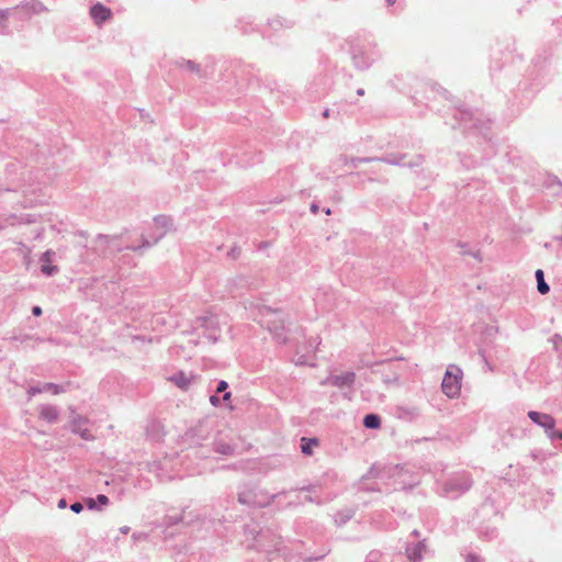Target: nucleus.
<instances>
[{
  "label": "nucleus",
  "mask_w": 562,
  "mask_h": 562,
  "mask_svg": "<svg viewBox=\"0 0 562 562\" xmlns=\"http://www.w3.org/2000/svg\"><path fill=\"white\" fill-rule=\"evenodd\" d=\"M212 447H210L211 453L216 452L222 456H232L235 451V447L223 441H212L210 443Z\"/></svg>",
  "instance_id": "28"
},
{
  "label": "nucleus",
  "mask_w": 562,
  "mask_h": 562,
  "mask_svg": "<svg viewBox=\"0 0 562 562\" xmlns=\"http://www.w3.org/2000/svg\"><path fill=\"white\" fill-rule=\"evenodd\" d=\"M503 158H505L507 160V162L514 167H518L519 161L521 159L520 155H519V150L517 148H510L509 150H506L504 153Z\"/></svg>",
  "instance_id": "34"
},
{
  "label": "nucleus",
  "mask_w": 562,
  "mask_h": 562,
  "mask_svg": "<svg viewBox=\"0 0 562 562\" xmlns=\"http://www.w3.org/2000/svg\"><path fill=\"white\" fill-rule=\"evenodd\" d=\"M270 331H274L276 336L281 339L283 342H285V338H281V334L279 331H283L285 326L283 321H279L278 324H274L273 326H268Z\"/></svg>",
  "instance_id": "43"
},
{
  "label": "nucleus",
  "mask_w": 562,
  "mask_h": 562,
  "mask_svg": "<svg viewBox=\"0 0 562 562\" xmlns=\"http://www.w3.org/2000/svg\"><path fill=\"white\" fill-rule=\"evenodd\" d=\"M240 255V249L236 246H234L229 251H228V257H231L232 259H236L238 258V256Z\"/></svg>",
  "instance_id": "56"
},
{
  "label": "nucleus",
  "mask_w": 562,
  "mask_h": 562,
  "mask_svg": "<svg viewBox=\"0 0 562 562\" xmlns=\"http://www.w3.org/2000/svg\"><path fill=\"white\" fill-rule=\"evenodd\" d=\"M283 496H286V492L270 494L250 483L240 484L237 492L238 503L250 507H266Z\"/></svg>",
  "instance_id": "8"
},
{
  "label": "nucleus",
  "mask_w": 562,
  "mask_h": 562,
  "mask_svg": "<svg viewBox=\"0 0 562 562\" xmlns=\"http://www.w3.org/2000/svg\"><path fill=\"white\" fill-rule=\"evenodd\" d=\"M186 553H190V560L189 562H207V558L205 557H200L199 560L195 559V553L193 552L191 546L190 547H186Z\"/></svg>",
  "instance_id": "48"
},
{
  "label": "nucleus",
  "mask_w": 562,
  "mask_h": 562,
  "mask_svg": "<svg viewBox=\"0 0 562 562\" xmlns=\"http://www.w3.org/2000/svg\"><path fill=\"white\" fill-rule=\"evenodd\" d=\"M462 370L456 366L450 364L443 375L441 382L442 392L450 398L459 396L461 391Z\"/></svg>",
  "instance_id": "11"
},
{
  "label": "nucleus",
  "mask_w": 562,
  "mask_h": 562,
  "mask_svg": "<svg viewBox=\"0 0 562 562\" xmlns=\"http://www.w3.org/2000/svg\"><path fill=\"white\" fill-rule=\"evenodd\" d=\"M552 497H553V493L550 491H547L543 498L541 499L542 506L546 507L552 501Z\"/></svg>",
  "instance_id": "54"
},
{
  "label": "nucleus",
  "mask_w": 562,
  "mask_h": 562,
  "mask_svg": "<svg viewBox=\"0 0 562 562\" xmlns=\"http://www.w3.org/2000/svg\"><path fill=\"white\" fill-rule=\"evenodd\" d=\"M237 27L243 33H250V32H254L256 30V26L252 24L251 21H245V20H239L238 24H237Z\"/></svg>",
  "instance_id": "42"
},
{
  "label": "nucleus",
  "mask_w": 562,
  "mask_h": 562,
  "mask_svg": "<svg viewBox=\"0 0 562 562\" xmlns=\"http://www.w3.org/2000/svg\"><path fill=\"white\" fill-rule=\"evenodd\" d=\"M9 32L8 11L0 10V34H8Z\"/></svg>",
  "instance_id": "41"
},
{
  "label": "nucleus",
  "mask_w": 562,
  "mask_h": 562,
  "mask_svg": "<svg viewBox=\"0 0 562 562\" xmlns=\"http://www.w3.org/2000/svg\"><path fill=\"white\" fill-rule=\"evenodd\" d=\"M497 528L495 526H480L479 536L487 541H491L497 537Z\"/></svg>",
  "instance_id": "31"
},
{
  "label": "nucleus",
  "mask_w": 562,
  "mask_h": 562,
  "mask_svg": "<svg viewBox=\"0 0 562 562\" xmlns=\"http://www.w3.org/2000/svg\"><path fill=\"white\" fill-rule=\"evenodd\" d=\"M26 5L33 13H42L47 11V8L40 0H31Z\"/></svg>",
  "instance_id": "40"
},
{
  "label": "nucleus",
  "mask_w": 562,
  "mask_h": 562,
  "mask_svg": "<svg viewBox=\"0 0 562 562\" xmlns=\"http://www.w3.org/2000/svg\"><path fill=\"white\" fill-rule=\"evenodd\" d=\"M109 497L104 494H98L97 497H87L85 505L89 510H102L109 505Z\"/></svg>",
  "instance_id": "24"
},
{
  "label": "nucleus",
  "mask_w": 562,
  "mask_h": 562,
  "mask_svg": "<svg viewBox=\"0 0 562 562\" xmlns=\"http://www.w3.org/2000/svg\"><path fill=\"white\" fill-rule=\"evenodd\" d=\"M156 235H159V229H157V228L155 227V232H154L149 237H146V238L149 240V243H150V247H151L153 245H155V244H154V238H155V236H156Z\"/></svg>",
  "instance_id": "61"
},
{
  "label": "nucleus",
  "mask_w": 562,
  "mask_h": 562,
  "mask_svg": "<svg viewBox=\"0 0 562 562\" xmlns=\"http://www.w3.org/2000/svg\"><path fill=\"white\" fill-rule=\"evenodd\" d=\"M89 425V418L75 414L69 422V429L72 434L78 435L81 439L91 441L94 440V436L91 434Z\"/></svg>",
  "instance_id": "14"
},
{
  "label": "nucleus",
  "mask_w": 562,
  "mask_h": 562,
  "mask_svg": "<svg viewBox=\"0 0 562 562\" xmlns=\"http://www.w3.org/2000/svg\"><path fill=\"white\" fill-rule=\"evenodd\" d=\"M55 257V252L52 249L46 250L42 254L41 261V271L46 277H53L58 272V267L52 265V261Z\"/></svg>",
  "instance_id": "18"
},
{
  "label": "nucleus",
  "mask_w": 562,
  "mask_h": 562,
  "mask_svg": "<svg viewBox=\"0 0 562 562\" xmlns=\"http://www.w3.org/2000/svg\"><path fill=\"white\" fill-rule=\"evenodd\" d=\"M356 374L352 371H346L341 374H336L330 378L331 385L344 389V387H351L355 383Z\"/></svg>",
  "instance_id": "20"
},
{
  "label": "nucleus",
  "mask_w": 562,
  "mask_h": 562,
  "mask_svg": "<svg viewBox=\"0 0 562 562\" xmlns=\"http://www.w3.org/2000/svg\"><path fill=\"white\" fill-rule=\"evenodd\" d=\"M520 63L521 58L519 56L515 57L510 49L495 50L490 64L492 79L496 80L498 85L507 87L508 81H513L515 79L516 69Z\"/></svg>",
  "instance_id": "5"
},
{
  "label": "nucleus",
  "mask_w": 562,
  "mask_h": 562,
  "mask_svg": "<svg viewBox=\"0 0 562 562\" xmlns=\"http://www.w3.org/2000/svg\"><path fill=\"white\" fill-rule=\"evenodd\" d=\"M353 515H355V512L351 509H345V510L338 512L335 515V522L339 527L344 526L353 517Z\"/></svg>",
  "instance_id": "35"
},
{
  "label": "nucleus",
  "mask_w": 562,
  "mask_h": 562,
  "mask_svg": "<svg viewBox=\"0 0 562 562\" xmlns=\"http://www.w3.org/2000/svg\"><path fill=\"white\" fill-rule=\"evenodd\" d=\"M411 537H414V540H420L419 537H420V532L417 530V529H414L412 532H411Z\"/></svg>",
  "instance_id": "64"
},
{
  "label": "nucleus",
  "mask_w": 562,
  "mask_h": 562,
  "mask_svg": "<svg viewBox=\"0 0 562 562\" xmlns=\"http://www.w3.org/2000/svg\"><path fill=\"white\" fill-rule=\"evenodd\" d=\"M169 381L180 390L187 391L191 384V376H188L183 371H178L169 378Z\"/></svg>",
  "instance_id": "26"
},
{
  "label": "nucleus",
  "mask_w": 562,
  "mask_h": 562,
  "mask_svg": "<svg viewBox=\"0 0 562 562\" xmlns=\"http://www.w3.org/2000/svg\"><path fill=\"white\" fill-rule=\"evenodd\" d=\"M464 562H484V559L475 552H469L464 557Z\"/></svg>",
  "instance_id": "46"
},
{
  "label": "nucleus",
  "mask_w": 562,
  "mask_h": 562,
  "mask_svg": "<svg viewBox=\"0 0 562 562\" xmlns=\"http://www.w3.org/2000/svg\"><path fill=\"white\" fill-rule=\"evenodd\" d=\"M43 314V310L41 306L38 305H34L32 307V315L35 316V317H40L41 315Z\"/></svg>",
  "instance_id": "57"
},
{
  "label": "nucleus",
  "mask_w": 562,
  "mask_h": 562,
  "mask_svg": "<svg viewBox=\"0 0 562 562\" xmlns=\"http://www.w3.org/2000/svg\"><path fill=\"white\" fill-rule=\"evenodd\" d=\"M8 225V218L0 215V232Z\"/></svg>",
  "instance_id": "60"
},
{
  "label": "nucleus",
  "mask_w": 562,
  "mask_h": 562,
  "mask_svg": "<svg viewBox=\"0 0 562 562\" xmlns=\"http://www.w3.org/2000/svg\"><path fill=\"white\" fill-rule=\"evenodd\" d=\"M395 414L405 422H414L420 416V412L416 406H397Z\"/></svg>",
  "instance_id": "22"
},
{
  "label": "nucleus",
  "mask_w": 562,
  "mask_h": 562,
  "mask_svg": "<svg viewBox=\"0 0 562 562\" xmlns=\"http://www.w3.org/2000/svg\"><path fill=\"white\" fill-rule=\"evenodd\" d=\"M326 554H327V552H324L323 554H321L318 557H307V558H305V562L318 561V560L323 559Z\"/></svg>",
  "instance_id": "58"
},
{
  "label": "nucleus",
  "mask_w": 562,
  "mask_h": 562,
  "mask_svg": "<svg viewBox=\"0 0 562 562\" xmlns=\"http://www.w3.org/2000/svg\"><path fill=\"white\" fill-rule=\"evenodd\" d=\"M70 509L75 514H80L83 510V504L80 502H75L70 505Z\"/></svg>",
  "instance_id": "50"
},
{
  "label": "nucleus",
  "mask_w": 562,
  "mask_h": 562,
  "mask_svg": "<svg viewBox=\"0 0 562 562\" xmlns=\"http://www.w3.org/2000/svg\"><path fill=\"white\" fill-rule=\"evenodd\" d=\"M57 507L60 508V509H64L67 507V501L66 498H60L57 503Z\"/></svg>",
  "instance_id": "63"
},
{
  "label": "nucleus",
  "mask_w": 562,
  "mask_h": 562,
  "mask_svg": "<svg viewBox=\"0 0 562 562\" xmlns=\"http://www.w3.org/2000/svg\"><path fill=\"white\" fill-rule=\"evenodd\" d=\"M405 154H389L382 157H352L349 160L345 157V165L350 166L351 168H358L361 162H370V161H383L393 166H405L409 168L419 167L424 161V156L417 155L409 161H406Z\"/></svg>",
  "instance_id": "9"
},
{
  "label": "nucleus",
  "mask_w": 562,
  "mask_h": 562,
  "mask_svg": "<svg viewBox=\"0 0 562 562\" xmlns=\"http://www.w3.org/2000/svg\"><path fill=\"white\" fill-rule=\"evenodd\" d=\"M396 381H397L396 374H393V376H386L385 379H383V382L386 383V384H391V383H394Z\"/></svg>",
  "instance_id": "59"
},
{
  "label": "nucleus",
  "mask_w": 562,
  "mask_h": 562,
  "mask_svg": "<svg viewBox=\"0 0 562 562\" xmlns=\"http://www.w3.org/2000/svg\"><path fill=\"white\" fill-rule=\"evenodd\" d=\"M382 554L380 551L373 550L368 553L364 562H381Z\"/></svg>",
  "instance_id": "45"
},
{
  "label": "nucleus",
  "mask_w": 562,
  "mask_h": 562,
  "mask_svg": "<svg viewBox=\"0 0 562 562\" xmlns=\"http://www.w3.org/2000/svg\"><path fill=\"white\" fill-rule=\"evenodd\" d=\"M228 390V383L224 380L217 382L215 393H223V402H228L232 397V393Z\"/></svg>",
  "instance_id": "38"
},
{
  "label": "nucleus",
  "mask_w": 562,
  "mask_h": 562,
  "mask_svg": "<svg viewBox=\"0 0 562 562\" xmlns=\"http://www.w3.org/2000/svg\"><path fill=\"white\" fill-rule=\"evenodd\" d=\"M178 65L180 68H183L190 72H196V74H200V65L194 63L193 60H186V59H181L180 61H178Z\"/></svg>",
  "instance_id": "39"
},
{
  "label": "nucleus",
  "mask_w": 562,
  "mask_h": 562,
  "mask_svg": "<svg viewBox=\"0 0 562 562\" xmlns=\"http://www.w3.org/2000/svg\"><path fill=\"white\" fill-rule=\"evenodd\" d=\"M316 487L317 485L315 484H308V485H303L301 487H297L295 488L294 491H301V492H315L316 491Z\"/></svg>",
  "instance_id": "51"
},
{
  "label": "nucleus",
  "mask_w": 562,
  "mask_h": 562,
  "mask_svg": "<svg viewBox=\"0 0 562 562\" xmlns=\"http://www.w3.org/2000/svg\"><path fill=\"white\" fill-rule=\"evenodd\" d=\"M69 383L66 384H56L52 382L37 383L36 385H31L27 390L29 395L34 396L36 394H41L44 392H49L54 395L65 393L68 390Z\"/></svg>",
  "instance_id": "16"
},
{
  "label": "nucleus",
  "mask_w": 562,
  "mask_h": 562,
  "mask_svg": "<svg viewBox=\"0 0 562 562\" xmlns=\"http://www.w3.org/2000/svg\"><path fill=\"white\" fill-rule=\"evenodd\" d=\"M453 119L452 128H461L467 137L482 139L479 140V145L482 146V159H490L496 154L491 135L492 121L483 111L459 106L453 109Z\"/></svg>",
  "instance_id": "1"
},
{
  "label": "nucleus",
  "mask_w": 562,
  "mask_h": 562,
  "mask_svg": "<svg viewBox=\"0 0 562 562\" xmlns=\"http://www.w3.org/2000/svg\"><path fill=\"white\" fill-rule=\"evenodd\" d=\"M431 88H432V90H434V91H437V92L441 93V95H442L445 99H449V92H448L445 88L440 87V86H439V85H437V83H434V85L431 86Z\"/></svg>",
  "instance_id": "49"
},
{
  "label": "nucleus",
  "mask_w": 562,
  "mask_h": 562,
  "mask_svg": "<svg viewBox=\"0 0 562 562\" xmlns=\"http://www.w3.org/2000/svg\"><path fill=\"white\" fill-rule=\"evenodd\" d=\"M304 501L307 502V503H315L317 505H322L323 504V501L319 497H314L312 495L305 496Z\"/></svg>",
  "instance_id": "55"
},
{
  "label": "nucleus",
  "mask_w": 562,
  "mask_h": 562,
  "mask_svg": "<svg viewBox=\"0 0 562 562\" xmlns=\"http://www.w3.org/2000/svg\"><path fill=\"white\" fill-rule=\"evenodd\" d=\"M40 418L49 424H55L59 418V409L54 405H42L40 408Z\"/></svg>",
  "instance_id": "23"
},
{
  "label": "nucleus",
  "mask_w": 562,
  "mask_h": 562,
  "mask_svg": "<svg viewBox=\"0 0 562 562\" xmlns=\"http://www.w3.org/2000/svg\"><path fill=\"white\" fill-rule=\"evenodd\" d=\"M476 516L480 518L493 516L495 519H498L499 509L496 507L494 499L487 497L477 508Z\"/></svg>",
  "instance_id": "19"
},
{
  "label": "nucleus",
  "mask_w": 562,
  "mask_h": 562,
  "mask_svg": "<svg viewBox=\"0 0 562 562\" xmlns=\"http://www.w3.org/2000/svg\"><path fill=\"white\" fill-rule=\"evenodd\" d=\"M557 420L555 418L550 415L547 420L542 424L541 428L543 429L546 436L550 439L554 431L557 430Z\"/></svg>",
  "instance_id": "36"
},
{
  "label": "nucleus",
  "mask_w": 562,
  "mask_h": 562,
  "mask_svg": "<svg viewBox=\"0 0 562 562\" xmlns=\"http://www.w3.org/2000/svg\"><path fill=\"white\" fill-rule=\"evenodd\" d=\"M330 87L331 80L327 75L315 77L306 90L308 99L312 101L322 99L326 95Z\"/></svg>",
  "instance_id": "13"
},
{
  "label": "nucleus",
  "mask_w": 562,
  "mask_h": 562,
  "mask_svg": "<svg viewBox=\"0 0 562 562\" xmlns=\"http://www.w3.org/2000/svg\"><path fill=\"white\" fill-rule=\"evenodd\" d=\"M362 424L368 429H379L381 427V417L375 413L364 415Z\"/></svg>",
  "instance_id": "29"
},
{
  "label": "nucleus",
  "mask_w": 562,
  "mask_h": 562,
  "mask_svg": "<svg viewBox=\"0 0 562 562\" xmlns=\"http://www.w3.org/2000/svg\"><path fill=\"white\" fill-rule=\"evenodd\" d=\"M172 221L167 215H157L154 218V225L157 229H159V235H156L154 238V244H157L167 233L168 228L171 226Z\"/></svg>",
  "instance_id": "21"
},
{
  "label": "nucleus",
  "mask_w": 562,
  "mask_h": 562,
  "mask_svg": "<svg viewBox=\"0 0 562 562\" xmlns=\"http://www.w3.org/2000/svg\"><path fill=\"white\" fill-rule=\"evenodd\" d=\"M243 528L247 548L266 552L269 562L286 553L281 538L272 529H263L256 521L245 524Z\"/></svg>",
  "instance_id": "3"
},
{
  "label": "nucleus",
  "mask_w": 562,
  "mask_h": 562,
  "mask_svg": "<svg viewBox=\"0 0 562 562\" xmlns=\"http://www.w3.org/2000/svg\"><path fill=\"white\" fill-rule=\"evenodd\" d=\"M196 518H198V515H195L191 510L188 512L184 508L179 512L170 510L164 516L162 525L166 526L167 528L179 526V525L190 526Z\"/></svg>",
  "instance_id": "12"
},
{
  "label": "nucleus",
  "mask_w": 562,
  "mask_h": 562,
  "mask_svg": "<svg viewBox=\"0 0 562 562\" xmlns=\"http://www.w3.org/2000/svg\"><path fill=\"white\" fill-rule=\"evenodd\" d=\"M427 551L426 539L407 540L405 546V555L409 562H422Z\"/></svg>",
  "instance_id": "15"
},
{
  "label": "nucleus",
  "mask_w": 562,
  "mask_h": 562,
  "mask_svg": "<svg viewBox=\"0 0 562 562\" xmlns=\"http://www.w3.org/2000/svg\"><path fill=\"white\" fill-rule=\"evenodd\" d=\"M550 441L555 448L562 449V431L557 429L550 438Z\"/></svg>",
  "instance_id": "44"
},
{
  "label": "nucleus",
  "mask_w": 562,
  "mask_h": 562,
  "mask_svg": "<svg viewBox=\"0 0 562 562\" xmlns=\"http://www.w3.org/2000/svg\"><path fill=\"white\" fill-rule=\"evenodd\" d=\"M89 13L94 24L98 26H101L105 22L110 21L113 16L112 10L101 2L92 4L90 7Z\"/></svg>",
  "instance_id": "17"
},
{
  "label": "nucleus",
  "mask_w": 562,
  "mask_h": 562,
  "mask_svg": "<svg viewBox=\"0 0 562 562\" xmlns=\"http://www.w3.org/2000/svg\"><path fill=\"white\" fill-rule=\"evenodd\" d=\"M95 243H100L104 245L103 248H99V245L95 246L94 250L98 252L99 256L108 257L110 255H114L116 252L123 251L124 249L137 251L140 249L149 248L150 243L145 237L142 236V244L140 245H134L130 244L125 239V235H104L99 234L95 238Z\"/></svg>",
  "instance_id": "7"
},
{
  "label": "nucleus",
  "mask_w": 562,
  "mask_h": 562,
  "mask_svg": "<svg viewBox=\"0 0 562 562\" xmlns=\"http://www.w3.org/2000/svg\"><path fill=\"white\" fill-rule=\"evenodd\" d=\"M528 418L537 426L541 427L542 424L547 420L550 414L538 412V411H529L527 413Z\"/></svg>",
  "instance_id": "33"
},
{
  "label": "nucleus",
  "mask_w": 562,
  "mask_h": 562,
  "mask_svg": "<svg viewBox=\"0 0 562 562\" xmlns=\"http://www.w3.org/2000/svg\"><path fill=\"white\" fill-rule=\"evenodd\" d=\"M222 402H223V397H222V398H220V397L217 396V394H212V395L210 396V403H211L213 406H215V407L220 406V405L222 404Z\"/></svg>",
  "instance_id": "53"
},
{
  "label": "nucleus",
  "mask_w": 562,
  "mask_h": 562,
  "mask_svg": "<svg viewBox=\"0 0 562 562\" xmlns=\"http://www.w3.org/2000/svg\"><path fill=\"white\" fill-rule=\"evenodd\" d=\"M319 446V440L316 437H302L300 439V449L304 456H312L314 448Z\"/></svg>",
  "instance_id": "25"
},
{
  "label": "nucleus",
  "mask_w": 562,
  "mask_h": 562,
  "mask_svg": "<svg viewBox=\"0 0 562 562\" xmlns=\"http://www.w3.org/2000/svg\"><path fill=\"white\" fill-rule=\"evenodd\" d=\"M310 210L313 214H317V212L319 211V206L316 202H313L310 206Z\"/></svg>",
  "instance_id": "62"
},
{
  "label": "nucleus",
  "mask_w": 562,
  "mask_h": 562,
  "mask_svg": "<svg viewBox=\"0 0 562 562\" xmlns=\"http://www.w3.org/2000/svg\"><path fill=\"white\" fill-rule=\"evenodd\" d=\"M473 485L472 474L468 471H457L437 481V492L441 497L457 499L464 495Z\"/></svg>",
  "instance_id": "6"
},
{
  "label": "nucleus",
  "mask_w": 562,
  "mask_h": 562,
  "mask_svg": "<svg viewBox=\"0 0 562 562\" xmlns=\"http://www.w3.org/2000/svg\"><path fill=\"white\" fill-rule=\"evenodd\" d=\"M551 45L538 48L529 67L517 83V90L524 100H530L540 89L552 79L551 72Z\"/></svg>",
  "instance_id": "2"
},
{
  "label": "nucleus",
  "mask_w": 562,
  "mask_h": 562,
  "mask_svg": "<svg viewBox=\"0 0 562 562\" xmlns=\"http://www.w3.org/2000/svg\"><path fill=\"white\" fill-rule=\"evenodd\" d=\"M294 25V21L288 18L276 16L268 21V26L272 31H279L282 29H291Z\"/></svg>",
  "instance_id": "27"
},
{
  "label": "nucleus",
  "mask_w": 562,
  "mask_h": 562,
  "mask_svg": "<svg viewBox=\"0 0 562 562\" xmlns=\"http://www.w3.org/2000/svg\"><path fill=\"white\" fill-rule=\"evenodd\" d=\"M12 339H13V340H16V341H20L21 344H24V342H26L27 340H32V339H34V337H33V336H31V335H21V336H14V337H12ZM35 340H36V341H38V342L44 341V339H43V338H40V337H36V338H35Z\"/></svg>",
  "instance_id": "47"
},
{
  "label": "nucleus",
  "mask_w": 562,
  "mask_h": 562,
  "mask_svg": "<svg viewBox=\"0 0 562 562\" xmlns=\"http://www.w3.org/2000/svg\"><path fill=\"white\" fill-rule=\"evenodd\" d=\"M348 45L352 64L360 71L368 70L382 58L378 44L371 38H351Z\"/></svg>",
  "instance_id": "4"
},
{
  "label": "nucleus",
  "mask_w": 562,
  "mask_h": 562,
  "mask_svg": "<svg viewBox=\"0 0 562 562\" xmlns=\"http://www.w3.org/2000/svg\"><path fill=\"white\" fill-rule=\"evenodd\" d=\"M548 181V187L557 186L560 190H562V182L557 177H550Z\"/></svg>",
  "instance_id": "52"
},
{
  "label": "nucleus",
  "mask_w": 562,
  "mask_h": 562,
  "mask_svg": "<svg viewBox=\"0 0 562 562\" xmlns=\"http://www.w3.org/2000/svg\"><path fill=\"white\" fill-rule=\"evenodd\" d=\"M285 492H286V496H283L281 498L276 499V501L272 502V503H276L279 508L296 506V505H299L301 503L297 499H288V497L292 493V491H285Z\"/></svg>",
  "instance_id": "37"
},
{
  "label": "nucleus",
  "mask_w": 562,
  "mask_h": 562,
  "mask_svg": "<svg viewBox=\"0 0 562 562\" xmlns=\"http://www.w3.org/2000/svg\"><path fill=\"white\" fill-rule=\"evenodd\" d=\"M262 160L261 153H256L254 155H249L248 153H244L243 157L239 160V164H241L244 167L254 166Z\"/></svg>",
  "instance_id": "32"
},
{
  "label": "nucleus",
  "mask_w": 562,
  "mask_h": 562,
  "mask_svg": "<svg viewBox=\"0 0 562 562\" xmlns=\"http://www.w3.org/2000/svg\"><path fill=\"white\" fill-rule=\"evenodd\" d=\"M535 278L537 281V290L540 294H547L550 291L549 284L544 280V272L541 269L536 270Z\"/></svg>",
  "instance_id": "30"
},
{
  "label": "nucleus",
  "mask_w": 562,
  "mask_h": 562,
  "mask_svg": "<svg viewBox=\"0 0 562 562\" xmlns=\"http://www.w3.org/2000/svg\"><path fill=\"white\" fill-rule=\"evenodd\" d=\"M184 442L188 443L191 448H195V456L201 459H206L211 457L210 443L209 440V431L203 426H196L194 428H190L184 434Z\"/></svg>",
  "instance_id": "10"
}]
</instances>
